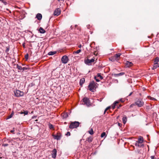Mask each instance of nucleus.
Returning a JSON list of instances; mask_svg holds the SVG:
<instances>
[{"instance_id":"nucleus-24","label":"nucleus","mask_w":159,"mask_h":159,"mask_svg":"<svg viewBox=\"0 0 159 159\" xmlns=\"http://www.w3.org/2000/svg\"><path fill=\"white\" fill-rule=\"evenodd\" d=\"M96 77H99L101 80H102L103 79V77L101 75V73L97 74Z\"/></svg>"},{"instance_id":"nucleus-31","label":"nucleus","mask_w":159,"mask_h":159,"mask_svg":"<svg viewBox=\"0 0 159 159\" xmlns=\"http://www.w3.org/2000/svg\"><path fill=\"white\" fill-rule=\"evenodd\" d=\"M25 58L26 59V60H27L29 59V55L28 53L26 54L25 55Z\"/></svg>"},{"instance_id":"nucleus-34","label":"nucleus","mask_w":159,"mask_h":159,"mask_svg":"<svg viewBox=\"0 0 159 159\" xmlns=\"http://www.w3.org/2000/svg\"><path fill=\"white\" fill-rule=\"evenodd\" d=\"M49 128L50 129H53L54 128V127L52 125L50 124L49 125Z\"/></svg>"},{"instance_id":"nucleus-47","label":"nucleus","mask_w":159,"mask_h":159,"mask_svg":"<svg viewBox=\"0 0 159 159\" xmlns=\"http://www.w3.org/2000/svg\"><path fill=\"white\" fill-rule=\"evenodd\" d=\"M118 125L119 126H120L121 125V124L120 123H118Z\"/></svg>"},{"instance_id":"nucleus-40","label":"nucleus","mask_w":159,"mask_h":159,"mask_svg":"<svg viewBox=\"0 0 159 159\" xmlns=\"http://www.w3.org/2000/svg\"><path fill=\"white\" fill-rule=\"evenodd\" d=\"M9 51V48H7V49L6 50V52H8Z\"/></svg>"},{"instance_id":"nucleus-45","label":"nucleus","mask_w":159,"mask_h":159,"mask_svg":"<svg viewBox=\"0 0 159 159\" xmlns=\"http://www.w3.org/2000/svg\"><path fill=\"white\" fill-rule=\"evenodd\" d=\"M132 93H133V92H132L130 93H129V95L128 96H131V95L132 94Z\"/></svg>"},{"instance_id":"nucleus-21","label":"nucleus","mask_w":159,"mask_h":159,"mask_svg":"<svg viewBox=\"0 0 159 159\" xmlns=\"http://www.w3.org/2000/svg\"><path fill=\"white\" fill-rule=\"evenodd\" d=\"M85 81V79L84 78H83L80 80V85L82 86V84L84 83Z\"/></svg>"},{"instance_id":"nucleus-38","label":"nucleus","mask_w":159,"mask_h":159,"mask_svg":"<svg viewBox=\"0 0 159 159\" xmlns=\"http://www.w3.org/2000/svg\"><path fill=\"white\" fill-rule=\"evenodd\" d=\"M66 135L67 136H70V133L69 132H67L66 134Z\"/></svg>"},{"instance_id":"nucleus-27","label":"nucleus","mask_w":159,"mask_h":159,"mask_svg":"<svg viewBox=\"0 0 159 159\" xmlns=\"http://www.w3.org/2000/svg\"><path fill=\"white\" fill-rule=\"evenodd\" d=\"M14 114V112L13 111H12V112H11V115H9L7 119H10L11 118L12 116H13V115Z\"/></svg>"},{"instance_id":"nucleus-29","label":"nucleus","mask_w":159,"mask_h":159,"mask_svg":"<svg viewBox=\"0 0 159 159\" xmlns=\"http://www.w3.org/2000/svg\"><path fill=\"white\" fill-rule=\"evenodd\" d=\"M159 61V57H157L155 59L154 62L157 63Z\"/></svg>"},{"instance_id":"nucleus-37","label":"nucleus","mask_w":159,"mask_h":159,"mask_svg":"<svg viewBox=\"0 0 159 159\" xmlns=\"http://www.w3.org/2000/svg\"><path fill=\"white\" fill-rule=\"evenodd\" d=\"M97 77L96 76L94 77V79L96 80V81L97 82H99L100 81V80L98 79H97Z\"/></svg>"},{"instance_id":"nucleus-30","label":"nucleus","mask_w":159,"mask_h":159,"mask_svg":"<svg viewBox=\"0 0 159 159\" xmlns=\"http://www.w3.org/2000/svg\"><path fill=\"white\" fill-rule=\"evenodd\" d=\"M148 98L150 99L151 100H156V99L155 98L152 97L150 96H148Z\"/></svg>"},{"instance_id":"nucleus-7","label":"nucleus","mask_w":159,"mask_h":159,"mask_svg":"<svg viewBox=\"0 0 159 159\" xmlns=\"http://www.w3.org/2000/svg\"><path fill=\"white\" fill-rule=\"evenodd\" d=\"M52 136L55 139L60 140L61 139L62 135L61 133L58 132L57 133L56 135L53 134Z\"/></svg>"},{"instance_id":"nucleus-41","label":"nucleus","mask_w":159,"mask_h":159,"mask_svg":"<svg viewBox=\"0 0 159 159\" xmlns=\"http://www.w3.org/2000/svg\"><path fill=\"white\" fill-rule=\"evenodd\" d=\"M27 69V68L26 67H24L22 68V70H26Z\"/></svg>"},{"instance_id":"nucleus-9","label":"nucleus","mask_w":159,"mask_h":159,"mask_svg":"<svg viewBox=\"0 0 159 159\" xmlns=\"http://www.w3.org/2000/svg\"><path fill=\"white\" fill-rule=\"evenodd\" d=\"M57 150L56 149H54L52 151V156L53 158H55L57 156Z\"/></svg>"},{"instance_id":"nucleus-56","label":"nucleus","mask_w":159,"mask_h":159,"mask_svg":"<svg viewBox=\"0 0 159 159\" xmlns=\"http://www.w3.org/2000/svg\"><path fill=\"white\" fill-rule=\"evenodd\" d=\"M158 66H159V65H158Z\"/></svg>"},{"instance_id":"nucleus-28","label":"nucleus","mask_w":159,"mask_h":159,"mask_svg":"<svg viewBox=\"0 0 159 159\" xmlns=\"http://www.w3.org/2000/svg\"><path fill=\"white\" fill-rule=\"evenodd\" d=\"M106 136L105 137H106L107 135H106V133L105 132H103L101 134V137L102 138L104 137V136Z\"/></svg>"},{"instance_id":"nucleus-12","label":"nucleus","mask_w":159,"mask_h":159,"mask_svg":"<svg viewBox=\"0 0 159 159\" xmlns=\"http://www.w3.org/2000/svg\"><path fill=\"white\" fill-rule=\"evenodd\" d=\"M135 146L139 148L143 147L144 146V144L143 143H139L138 142H136L135 143Z\"/></svg>"},{"instance_id":"nucleus-43","label":"nucleus","mask_w":159,"mask_h":159,"mask_svg":"<svg viewBox=\"0 0 159 159\" xmlns=\"http://www.w3.org/2000/svg\"><path fill=\"white\" fill-rule=\"evenodd\" d=\"M36 116H33L32 117V119H34V118H35L36 117Z\"/></svg>"},{"instance_id":"nucleus-51","label":"nucleus","mask_w":159,"mask_h":159,"mask_svg":"<svg viewBox=\"0 0 159 159\" xmlns=\"http://www.w3.org/2000/svg\"><path fill=\"white\" fill-rule=\"evenodd\" d=\"M20 114H24L23 112H20Z\"/></svg>"},{"instance_id":"nucleus-46","label":"nucleus","mask_w":159,"mask_h":159,"mask_svg":"<svg viewBox=\"0 0 159 159\" xmlns=\"http://www.w3.org/2000/svg\"><path fill=\"white\" fill-rule=\"evenodd\" d=\"M8 145V144H3V146H7Z\"/></svg>"},{"instance_id":"nucleus-1","label":"nucleus","mask_w":159,"mask_h":159,"mask_svg":"<svg viewBox=\"0 0 159 159\" xmlns=\"http://www.w3.org/2000/svg\"><path fill=\"white\" fill-rule=\"evenodd\" d=\"M97 83H95L94 81L90 82L88 86L89 90L92 92L93 91L94 88H96Z\"/></svg>"},{"instance_id":"nucleus-48","label":"nucleus","mask_w":159,"mask_h":159,"mask_svg":"<svg viewBox=\"0 0 159 159\" xmlns=\"http://www.w3.org/2000/svg\"><path fill=\"white\" fill-rule=\"evenodd\" d=\"M120 101H121L122 102H124V101L122 100V99H120Z\"/></svg>"},{"instance_id":"nucleus-25","label":"nucleus","mask_w":159,"mask_h":159,"mask_svg":"<svg viewBox=\"0 0 159 159\" xmlns=\"http://www.w3.org/2000/svg\"><path fill=\"white\" fill-rule=\"evenodd\" d=\"M81 51V49H79L77 51H75L73 52V54H78L80 53Z\"/></svg>"},{"instance_id":"nucleus-33","label":"nucleus","mask_w":159,"mask_h":159,"mask_svg":"<svg viewBox=\"0 0 159 159\" xmlns=\"http://www.w3.org/2000/svg\"><path fill=\"white\" fill-rule=\"evenodd\" d=\"M110 108V107H107V108H106V109H105L104 111V114L105 113L106 111L109 110Z\"/></svg>"},{"instance_id":"nucleus-26","label":"nucleus","mask_w":159,"mask_h":159,"mask_svg":"<svg viewBox=\"0 0 159 159\" xmlns=\"http://www.w3.org/2000/svg\"><path fill=\"white\" fill-rule=\"evenodd\" d=\"M88 132L91 135H92L94 133L93 130L92 128L89 130Z\"/></svg>"},{"instance_id":"nucleus-19","label":"nucleus","mask_w":159,"mask_h":159,"mask_svg":"<svg viewBox=\"0 0 159 159\" xmlns=\"http://www.w3.org/2000/svg\"><path fill=\"white\" fill-rule=\"evenodd\" d=\"M159 67V66H158V63H157L156 62H155L154 64V65L152 67V69L153 70H154V69H156L157 68V67Z\"/></svg>"},{"instance_id":"nucleus-52","label":"nucleus","mask_w":159,"mask_h":159,"mask_svg":"<svg viewBox=\"0 0 159 159\" xmlns=\"http://www.w3.org/2000/svg\"><path fill=\"white\" fill-rule=\"evenodd\" d=\"M23 46L24 47H25V44H23Z\"/></svg>"},{"instance_id":"nucleus-53","label":"nucleus","mask_w":159,"mask_h":159,"mask_svg":"<svg viewBox=\"0 0 159 159\" xmlns=\"http://www.w3.org/2000/svg\"><path fill=\"white\" fill-rule=\"evenodd\" d=\"M58 1H64V0H58Z\"/></svg>"},{"instance_id":"nucleus-16","label":"nucleus","mask_w":159,"mask_h":159,"mask_svg":"<svg viewBox=\"0 0 159 159\" xmlns=\"http://www.w3.org/2000/svg\"><path fill=\"white\" fill-rule=\"evenodd\" d=\"M121 55V54L120 53L116 54L114 56V57H115L116 60L118 61L119 60V58Z\"/></svg>"},{"instance_id":"nucleus-42","label":"nucleus","mask_w":159,"mask_h":159,"mask_svg":"<svg viewBox=\"0 0 159 159\" xmlns=\"http://www.w3.org/2000/svg\"><path fill=\"white\" fill-rule=\"evenodd\" d=\"M151 159H154L155 157L154 156H151Z\"/></svg>"},{"instance_id":"nucleus-14","label":"nucleus","mask_w":159,"mask_h":159,"mask_svg":"<svg viewBox=\"0 0 159 159\" xmlns=\"http://www.w3.org/2000/svg\"><path fill=\"white\" fill-rule=\"evenodd\" d=\"M36 18L38 19V20H40L42 18V15L40 13H38L36 15Z\"/></svg>"},{"instance_id":"nucleus-8","label":"nucleus","mask_w":159,"mask_h":159,"mask_svg":"<svg viewBox=\"0 0 159 159\" xmlns=\"http://www.w3.org/2000/svg\"><path fill=\"white\" fill-rule=\"evenodd\" d=\"M84 104L88 106L90 105V103L89 99L87 98H84L83 99Z\"/></svg>"},{"instance_id":"nucleus-11","label":"nucleus","mask_w":159,"mask_h":159,"mask_svg":"<svg viewBox=\"0 0 159 159\" xmlns=\"http://www.w3.org/2000/svg\"><path fill=\"white\" fill-rule=\"evenodd\" d=\"M133 63L129 61H126L125 63V65L126 67H129L133 65Z\"/></svg>"},{"instance_id":"nucleus-17","label":"nucleus","mask_w":159,"mask_h":159,"mask_svg":"<svg viewBox=\"0 0 159 159\" xmlns=\"http://www.w3.org/2000/svg\"><path fill=\"white\" fill-rule=\"evenodd\" d=\"M119 102L118 101H115L111 106L112 108L113 109H114L115 108L116 106L117 105V104Z\"/></svg>"},{"instance_id":"nucleus-55","label":"nucleus","mask_w":159,"mask_h":159,"mask_svg":"<svg viewBox=\"0 0 159 159\" xmlns=\"http://www.w3.org/2000/svg\"><path fill=\"white\" fill-rule=\"evenodd\" d=\"M64 124H66V122H65L64 123Z\"/></svg>"},{"instance_id":"nucleus-54","label":"nucleus","mask_w":159,"mask_h":159,"mask_svg":"<svg viewBox=\"0 0 159 159\" xmlns=\"http://www.w3.org/2000/svg\"><path fill=\"white\" fill-rule=\"evenodd\" d=\"M38 120H35V121L37 122V121H38Z\"/></svg>"},{"instance_id":"nucleus-6","label":"nucleus","mask_w":159,"mask_h":159,"mask_svg":"<svg viewBox=\"0 0 159 159\" xmlns=\"http://www.w3.org/2000/svg\"><path fill=\"white\" fill-rule=\"evenodd\" d=\"M69 61L68 57L66 55H64L62 57L61 59V61L62 63L66 64Z\"/></svg>"},{"instance_id":"nucleus-18","label":"nucleus","mask_w":159,"mask_h":159,"mask_svg":"<svg viewBox=\"0 0 159 159\" xmlns=\"http://www.w3.org/2000/svg\"><path fill=\"white\" fill-rule=\"evenodd\" d=\"M122 121L123 123L125 124L127 121V118L125 116H124L122 118Z\"/></svg>"},{"instance_id":"nucleus-39","label":"nucleus","mask_w":159,"mask_h":159,"mask_svg":"<svg viewBox=\"0 0 159 159\" xmlns=\"http://www.w3.org/2000/svg\"><path fill=\"white\" fill-rule=\"evenodd\" d=\"M23 113L25 115H26L28 114V112L27 111H24Z\"/></svg>"},{"instance_id":"nucleus-32","label":"nucleus","mask_w":159,"mask_h":159,"mask_svg":"<svg viewBox=\"0 0 159 159\" xmlns=\"http://www.w3.org/2000/svg\"><path fill=\"white\" fill-rule=\"evenodd\" d=\"M0 1L3 3L4 5H6L7 4V2L5 1V0H0Z\"/></svg>"},{"instance_id":"nucleus-36","label":"nucleus","mask_w":159,"mask_h":159,"mask_svg":"<svg viewBox=\"0 0 159 159\" xmlns=\"http://www.w3.org/2000/svg\"><path fill=\"white\" fill-rule=\"evenodd\" d=\"M63 116L64 118H66L68 117V115L67 113H65L64 114Z\"/></svg>"},{"instance_id":"nucleus-44","label":"nucleus","mask_w":159,"mask_h":159,"mask_svg":"<svg viewBox=\"0 0 159 159\" xmlns=\"http://www.w3.org/2000/svg\"><path fill=\"white\" fill-rule=\"evenodd\" d=\"M78 47L79 48H81L82 47V45L81 44H80V45H79L78 46Z\"/></svg>"},{"instance_id":"nucleus-5","label":"nucleus","mask_w":159,"mask_h":159,"mask_svg":"<svg viewBox=\"0 0 159 159\" xmlns=\"http://www.w3.org/2000/svg\"><path fill=\"white\" fill-rule=\"evenodd\" d=\"M95 59V58L94 57H93V58L91 59H87L85 61V63L87 65H90L92 62H93L94 61Z\"/></svg>"},{"instance_id":"nucleus-3","label":"nucleus","mask_w":159,"mask_h":159,"mask_svg":"<svg viewBox=\"0 0 159 159\" xmlns=\"http://www.w3.org/2000/svg\"><path fill=\"white\" fill-rule=\"evenodd\" d=\"M14 93L15 96L16 97L22 96L24 95V94L23 92L17 89L15 90L14 91Z\"/></svg>"},{"instance_id":"nucleus-13","label":"nucleus","mask_w":159,"mask_h":159,"mask_svg":"<svg viewBox=\"0 0 159 159\" xmlns=\"http://www.w3.org/2000/svg\"><path fill=\"white\" fill-rule=\"evenodd\" d=\"M139 143H143V138L141 136H140L138 138V141H137Z\"/></svg>"},{"instance_id":"nucleus-50","label":"nucleus","mask_w":159,"mask_h":159,"mask_svg":"<svg viewBox=\"0 0 159 159\" xmlns=\"http://www.w3.org/2000/svg\"><path fill=\"white\" fill-rule=\"evenodd\" d=\"M122 106L121 105H120V106L119 107H117V108H119L120 107Z\"/></svg>"},{"instance_id":"nucleus-23","label":"nucleus","mask_w":159,"mask_h":159,"mask_svg":"<svg viewBox=\"0 0 159 159\" xmlns=\"http://www.w3.org/2000/svg\"><path fill=\"white\" fill-rule=\"evenodd\" d=\"M57 53L56 51L52 52L51 51L48 52V55H52Z\"/></svg>"},{"instance_id":"nucleus-22","label":"nucleus","mask_w":159,"mask_h":159,"mask_svg":"<svg viewBox=\"0 0 159 159\" xmlns=\"http://www.w3.org/2000/svg\"><path fill=\"white\" fill-rule=\"evenodd\" d=\"M39 31L40 33L42 34L44 33L45 32V31L41 27L39 28Z\"/></svg>"},{"instance_id":"nucleus-4","label":"nucleus","mask_w":159,"mask_h":159,"mask_svg":"<svg viewBox=\"0 0 159 159\" xmlns=\"http://www.w3.org/2000/svg\"><path fill=\"white\" fill-rule=\"evenodd\" d=\"M80 125V123L78 121L72 122L69 126L70 129H73L78 127Z\"/></svg>"},{"instance_id":"nucleus-49","label":"nucleus","mask_w":159,"mask_h":159,"mask_svg":"<svg viewBox=\"0 0 159 159\" xmlns=\"http://www.w3.org/2000/svg\"><path fill=\"white\" fill-rule=\"evenodd\" d=\"M14 130H11V132L12 133H13L14 132Z\"/></svg>"},{"instance_id":"nucleus-20","label":"nucleus","mask_w":159,"mask_h":159,"mask_svg":"<svg viewBox=\"0 0 159 159\" xmlns=\"http://www.w3.org/2000/svg\"><path fill=\"white\" fill-rule=\"evenodd\" d=\"M93 140V138L91 137H89L87 138L86 140L88 142L91 143L92 141Z\"/></svg>"},{"instance_id":"nucleus-2","label":"nucleus","mask_w":159,"mask_h":159,"mask_svg":"<svg viewBox=\"0 0 159 159\" xmlns=\"http://www.w3.org/2000/svg\"><path fill=\"white\" fill-rule=\"evenodd\" d=\"M134 104L135 105L137 106L138 107H141L143 105L144 102L142 99L139 98L136 100Z\"/></svg>"},{"instance_id":"nucleus-10","label":"nucleus","mask_w":159,"mask_h":159,"mask_svg":"<svg viewBox=\"0 0 159 159\" xmlns=\"http://www.w3.org/2000/svg\"><path fill=\"white\" fill-rule=\"evenodd\" d=\"M61 13L60 9L59 8L56 9L54 11V15L58 16Z\"/></svg>"},{"instance_id":"nucleus-15","label":"nucleus","mask_w":159,"mask_h":159,"mask_svg":"<svg viewBox=\"0 0 159 159\" xmlns=\"http://www.w3.org/2000/svg\"><path fill=\"white\" fill-rule=\"evenodd\" d=\"M125 74V73L122 72L118 74H115L114 75L115 77L123 75Z\"/></svg>"},{"instance_id":"nucleus-35","label":"nucleus","mask_w":159,"mask_h":159,"mask_svg":"<svg viewBox=\"0 0 159 159\" xmlns=\"http://www.w3.org/2000/svg\"><path fill=\"white\" fill-rule=\"evenodd\" d=\"M17 68L18 69L20 70H22V68L21 66L17 65Z\"/></svg>"}]
</instances>
